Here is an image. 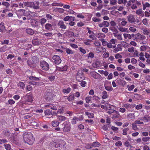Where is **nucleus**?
<instances>
[{"label":"nucleus","mask_w":150,"mask_h":150,"mask_svg":"<svg viewBox=\"0 0 150 150\" xmlns=\"http://www.w3.org/2000/svg\"><path fill=\"white\" fill-rule=\"evenodd\" d=\"M105 88L106 90L108 91H111L113 90V88L111 86H108L105 85Z\"/></svg>","instance_id":"nucleus-37"},{"label":"nucleus","mask_w":150,"mask_h":150,"mask_svg":"<svg viewBox=\"0 0 150 150\" xmlns=\"http://www.w3.org/2000/svg\"><path fill=\"white\" fill-rule=\"evenodd\" d=\"M118 29L120 31L122 32H125L128 30V29L127 28H125L122 27H120L118 28Z\"/></svg>","instance_id":"nucleus-56"},{"label":"nucleus","mask_w":150,"mask_h":150,"mask_svg":"<svg viewBox=\"0 0 150 150\" xmlns=\"http://www.w3.org/2000/svg\"><path fill=\"white\" fill-rule=\"evenodd\" d=\"M25 5L27 6L32 7L34 6V3L32 2H25Z\"/></svg>","instance_id":"nucleus-24"},{"label":"nucleus","mask_w":150,"mask_h":150,"mask_svg":"<svg viewBox=\"0 0 150 150\" xmlns=\"http://www.w3.org/2000/svg\"><path fill=\"white\" fill-rule=\"evenodd\" d=\"M114 36L117 38V39L120 40H122V38L121 35L119 34H117L116 33H114Z\"/></svg>","instance_id":"nucleus-50"},{"label":"nucleus","mask_w":150,"mask_h":150,"mask_svg":"<svg viewBox=\"0 0 150 150\" xmlns=\"http://www.w3.org/2000/svg\"><path fill=\"white\" fill-rule=\"evenodd\" d=\"M112 112L114 114L113 115L112 118L113 120H115L119 117L120 114L118 111L115 110H112Z\"/></svg>","instance_id":"nucleus-11"},{"label":"nucleus","mask_w":150,"mask_h":150,"mask_svg":"<svg viewBox=\"0 0 150 150\" xmlns=\"http://www.w3.org/2000/svg\"><path fill=\"white\" fill-rule=\"evenodd\" d=\"M3 133L4 135L7 137H9L11 134L10 131L8 129L5 130L3 132Z\"/></svg>","instance_id":"nucleus-25"},{"label":"nucleus","mask_w":150,"mask_h":150,"mask_svg":"<svg viewBox=\"0 0 150 150\" xmlns=\"http://www.w3.org/2000/svg\"><path fill=\"white\" fill-rule=\"evenodd\" d=\"M92 42V40L90 39L86 40L84 42V44L86 45H90L91 42Z\"/></svg>","instance_id":"nucleus-42"},{"label":"nucleus","mask_w":150,"mask_h":150,"mask_svg":"<svg viewBox=\"0 0 150 150\" xmlns=\"http://www.w3.org/2000/svg\"><path fill=\"white\" fill-rule=\"evenodd\" d=\"M115 57L116 59H120L122 58V56L120 53H117L115 55Z\"/></svg>","instance_id":"nucleus-55"},{"label":"nucleus","mask_w":150,"mask_h":150,"mask_svg":"<svg viewBox=\"0 0 150 150\" xmlns=\"http://www.w3.org/2000/svg\"><path fill=\"white\" fill-rule=\"evenodd\" d=\"M23 98L24 99V101L27 105H29V103H31L33 100V95L30 94L26 95L23 97Z\"/></svg>","instance_id":"nucleus-3"},{"label":"nucleus","mask_w":150,"mask_h":150,"mask_svg":"<svg viewBox=\"0 0 150 150\" xmlns=\"http://www.w3.org/2000/svg\"><path fill=\"white\" fill-rule=\"evenodd\" d=\"M108 11L105 9H102L101 11V14L103 15H107L108 13Z\"/></svg>","instance_id":"nucleus-61"},{"label":"nucleus","mask_w":150,"mask_h":150,"mask_svg":"<svg viewBox=\"0 0 150 150\" xmlns=\"http://www.w3.org/2000/svg\"><path fill=\"white\" fill-rule=\"evenodd\" d=\"M92 20L93 21L96 23L101 21V20L100 18H97L96 17H93L92 18Z\"/></svg>","instance_id":"nucleus-43"},{"label":"nucleus","mask_w":150,"mask_h":150,"mask_svg":"<svg viewBox=\"0 0 150 150\" xmlns=\"http://www.w3.org/2000/svg\"><path fill=\"white\" fill-rule=\"evenodd\" d=\"M31 25L34 27H37L39 26V22L35 19H32L30 22Z\"/></svg>","instance_id":"nucleus-10"},{"label":"nucleus","mask_w":150,"mask_h":150,"mask_svg":"<svg viewBox=\"0 0 150 150\" xmlns=\"http://www.w3.org/2000/svg\"><path fill=\"white\" fill-rule=\"evenodd\" d=\"M85 77L83 74L77 73L76 76V79L77 81L79 82L81 81L84 80Z\"/></svg>","instance_id":"nucleus-8"},{"label":"nucleus","mask_w":150,"mask_h":150,"mask_svg":"<svg viewBox=\"0 0 150 150\" xmlns=\"http://www.w3.org/2000/svg\"><path fill=\"white\" fill-rule=\"evenodd\" d=\"M94 54L93 52H90L87 55V57L89 58H92L94 57Z\"/></svg>","instance_id":"nucleus-54"},{"label":"nucleus","mask_w":150,"mask_h":150,"mask_svg":"<svg viewBox=\"0 0 150 150\" xmlns=\"http://www.w3.org/2000/svg\"><path fill=\"white\" fill-rule=\"evenodd\" d=\"M58 25L60 28L63 29H65L67 28L66 25L64 24V22L62 21H59Z\"/></svg>","instance_id":"nucleus-12"},{"label":"nucleus","mask_w":150,"mask_h":150,"mask_svg":"<svg viewBox=\"0 0 150 150\" xmlns=\"http://www.w3.org/2000/svg\"><path fill=\"white\" fill-rule=\"evenodd\" d=\"M140 119L145 122H148L150 121V116L148 115H144Z\"/></svg>","instance_id":"nucleus-17"},{"label":"nucleus","mask_w":150,"mask_h":150,"mask_svg":"<svg viewBox=\"0 0 150 150\" xmlns=\"http://www.w3.org/2000/svg\"><path fill=\"white\" fill-rule=\"evenodd\" d=\"M141 5L140 2L137 0H130L127 3V6L134 9L137 8V6H139Z\"/></svg>","instance_id":"nucleus-2"},{"label":"nucleus","mask_w":150,"mask_h":150,"mask_svg":"<svg viewBox=\"0 0 150 150\" xmlns=\"http://www.w3.org/2000/svg\"><path fill=\"white\" fill-rule=\"evenodd\" d=\"M110 4L111 5L113 6L117 4V1L116 0H110Z\"/></svg>","instance_id":"nucleus-59"},{"label":"nucleus","mask_w":150,"mask_h":150,"mask_svg":"<svg viewBox=\"0 0 150 150\" xmlns=\"http://www.w3.org/2000/svg\"><path fill=\"white\" fill-rule=\"evenodd\" d=\"M123 106L124 107L129 111H131V110L134 107V106H133V105H131L128 103L124 104Z\"/></svg>","instance_id":"nucleus-15"},{"label":"nucleus","mask_w":150,"mask_h":150,"mask_svg":"<svg viewBox=\"0 0 150 150\" xmlns=\"http://www.w3.org/2000/svg\"><path fill=\"white\" fill-rule=\"evenodd\" d=\"M45 28L46 29L50 31L53 30L52 25L49 23H47L45 25Z\"/></svg>","instance_id":"nucleus-19"},{"label":"nucleus","mask_w":150,"mask_h":150,"mask_svg":"<svg viewBox=\"0 0 150 150\" xmlns=\"http://www.w3.org/2000/svg\"><path fill=\"white\" fill-rule=\"evenodd\" d=\"M63 125L64 127L63 129L64 132H67L70 131L71 128V126L70 123L66 122L63 123Z\"/></svg>","instance_id":"nucleus-5"},{"label":"nucleus","mask_w":150,"mask_h":150,"mask_svg":"<svg viewBox=\"0 0 150 150\" xmlns=\"http://www.w3.org/2000/svg\"><path fill=\"white\" fill-rule=\"evenodd\" d=\"M65 51L67 54H73L74 53V51L71 50L67 48H65Z\"/></svg>","instance_id":"nucleus-29"},{"label":"nucleus","mask_w":150,"mask_h":150,"mask_svg":"<svg viewBox=\"0 0 150 150\" xmlns=\"http://www.w3.org/2000/svg\"><path fill=\"white\" fill-rule=\"evenodd\" d=\"M7 47L6 45H4L0 48L1 52H4L7 50Z\"/></svg>","instance_id":"nucleus-39"},{"label":"nucleus","mask_w":150,"mask_h":150,"mask_svg":"<svg viewBox=\"0 0 150 150\" xmlns=\"http://www.w3.org/2000/svg\"><path fill=\"white\" fill-rule=\"evenodd\" d=\"M32 43L35 45H38L39 44L38 40L35 39L33 40L32 41Z\"/></svg>","instance_id":"nucleus-53"},{"label":"nucleus","mask_w":150,"mask_h":150,"mask_svg":"<svg viewBox=\"0 0 150 150\" xmlns=\"http://www.w3.org/2000/svg\"><path fill=\"white\" fill-rule=\"evenodd\" d=\"M74 96L73 94H70L67 98V99L69 101H72L74 100Z\"/></svg>","instance_id":"nucleus-31"},{"label":"nucleus","mask_w":150,"mask_h":150,"mask_svg":"<svg viewBox=\"0 0 150 150\" xmlns=\"http://www.w3.org/2000/svg\"><path fill=\"white\" fill-rule=\"evenodd\" d=\"M115 9H117V10L119 11H121L124 8L123 6H120L119 7L116 6L114 7Z\"/></svg>","instance_id":"nucleus-60"},{"label":"nucleus","mask_w":150,"mask_h":150,"mask_svg":"<svg viewBox=\"0 0 150 150\" xmlns=\"http://www.w3.org/2000/svg\"><path fill=\"white\" fill-rule=\"evenodd\" d=\"M91 97L90 96H88L85 98V100L86 103H88L91 100Z\"/></svg>","instance_id":"nucleus-63"},{"label":"nucleus","mask_w":150,"mask_h":150,"mask_svg":"<svg viewBox=\"0 0 150 150\" xmlns=\"http://www.w3.org/2000/svg\"><path fill=\"white\" fill-rule=\"evenodd\" d=\"M52 59L54 60L55 63L57 64H59L61 62L62 60L60 57L58 55H54L52 57Z\"/></svg>","instance_id":"nucleus-7"},{"label":"nucleus","mask_w":150,"mask_h":150,"mask_svg":"<svg viewBox=\"0 0 150 150\" xmlns=\"http://www.w3.org/2000/svg\"><path fill=\"white\" fill-rule=\"evenodd\" d=\"M91 75L93 78L96 79H100L101 77L99 74L95 71L91 72Z\"/></svg>","instance_id":"nucleus-9"},{"label":"nucleus","mask_w":150,"mask_h":150,"mask_svg":"<svg viewBox=\"0 0 150 150\" xmlns=\"http://www.w3.org/2000/svg\"><path fill=\"white\" fill-rule=\"evenodd\" d=\"M78 120L79 119L77 117H74L72 119L71 123L73 125L75 124H76L77 121H78Z\"/></svg>","instance_id":"nucleus-34"},{"label":"nucleus","mask_w":150,"mask_h":150,"mask_svg":"<svg viewBox=\"0 0 150 150\" xmlns=\"http://www.w3.org/2000/svg\"><path fill=\"white\" fill-rule=\"evenodd\" d=\"M26 33L28 34L33 35L34 33V30L30 28H28L26 30Z\"/></svg>","instance_id":"nucleus-21"},{"label":"nucleus","mask_w":150,"mask_h":150,"mask_svg":"<svg viewBox=\"0 0 150 150\" xmlns=\"http://www.w3.org/2000/svg\"><path fill=\"white\" fill-rule=\"evenodd\" d=\"M43 35L46 37L47 38L50 37L52 38L53 36V34L51 32L47 33H44Z\"/></svg>","instance_id":"nucleus-38"},{"label":"nucleus","mask_w":150,"mask_h":150,"mask_svg":"<svg viewBox=\"0 0 150 150\" xmlns=\"http://www.w3.org/2000/svg\"><path fill=\"white\" fill-rule=\"evenodd\" d=\"M142 4L143 10H145L146 8H149L150 6V4L148 2H146L145 4L142 3Z\"/></svg>","instance_id":"nucleus-32"},{"label":"nucleus","mask_w":150,"mask_h":150,"mask_svg":"<svg viewBox=\"0 0 150 150\" xmlns=\"http://www.w3.org/2000/svg\"><path fill=\"white\" fill-rule=\"evenodd\" d=\"M46 21L47 20L45 18H42L40 19V23L42 26L44 25Z\"/></svg>","instance_id":"nucleus-51"},{"label":"nucleus","mask_w":150,"mask_h":150,"mask_svg":"<svg viewBox=\"0 0 150 150\" xmlns=\"http://www.w3.org/2000/svg\"><path fill=\"white\" fill-rule=\"evenodd\" d=\"M147 46L146 45L142 46L140 48V49L141 51H144L146 50Z\"/></svg>","instance_id":"nucleus-62"},{"label":"nucleus","mask_w":150,"mask_h":150,"mask_svg":"<svg viewBox=\"0 0 150 150\" xmlns=\"http://www.w3.org/2000/svg\"><path fill=\"white\" fill-rule=\"evenodd\" d=\"M44 113L46 115H52V111L49 109H47L44 111Z\"/></svg>","instance_id":"nucleus-35"},{"label":"nucleus","mask_w":150,"mask_h":150,"mask_svg":"<svg viewBox=\"0 0 150 150\" xmlns=\"http://www.w3.org/2000/svg\"><path fill=\"white\" fill-rule=\"evenodd\" d=\"M71 88L70 87H68L67 89H64L62 90V92L64 93H68L71 91Z\"/></svg>","instance_id":"nucleus-36"},{"label":"nucleus","mask_w":150,"mask_h":150,"mask_svg":"<svg viewBox=\"0 0 150 150\" xmlns=\"http://www.w3.org/2000/svg\"><path fill=\"white\" fill-rule=\"evenodd\" d=\"M79 50L80 52L83 54H85L86 53V50L83 49L82 47H79Z\"/></svg>","instance_id":"nucleus-64"},{"label":"nucleus","mask_w":150,"mask_h":150,"mask_svg":"<svg viewBox=\"0 0 150 150\" xmlns=\"http://www.w3.org/2000/svg\"><path fill=\"white\" fill-rule=\"evenodd\" d=\"M18 86L21 89H24L25 86V84L23 82H20L17 84Z\"/></svg>","instance_id":"nucleus-23"},{"label":"nucleus","mask_w":150,"mask_h":150,"mask_svg":"<svg viewBox=\"0 0 150 150\" xmlns=\"http://www.w3.org/2000/svg\"><path fill=\"white\" fill-rule=\"evenodd\" d=\"M136 37L137 39L142 40H145L146 38V37L144 35H142L139 33L137 34Z\"/></svg>","instance_id":"nucleus-18"},{"label":"nucleus","mask_w":150,"mask_h":150,"mask_svg":"<svg viewBox=\"0 0 150 150\" xmlns=\"http://www.w3.org/2000/svg\"><path fill=\"white\" fill-rule=\"evenodd\" d=\"M127 87L128 88V90L129 91H131L134 88V86L133 84H132L130 86L129 85L127 86Z\"/></svg>","instance_id":"nucleus-58"},{"label":"nucleus","mask_w":150,"mask_h":150,"mask_svg":"<svg viewBox=\"0 0 150 150\" xmlns=\"http://www.w3.org/2000/svg\"><path fill=\"white\" fill-rule=\"evenodd\" d=\"M116 82L119 85L123 86H125L126 84L125 81L121 79H117Z\"/></svg>","instance_id":"nucleus-16"},{"label":"nucleus","mask_w":150,"mask_h":150,"mask_svg":"<svg viewBox=\"0 0 150 150\" xmlns=\"http://www.w3.org/2000/svg\"><path fill=\"white\" fill-rule=\"evenodd\" d=\"M51 123L53 127H56L59 125V122L57 121L54 120Z\"/></svg>","instance_id":"nucleus-26"},{"label":"nucleus","mask_w":150,"mask_h":150,"mask_svg":"<svg viewBox=\"0 0 150 150\" xmlns=\"http://www.w3.org/2000/svg\"><path fill=\"white\" fill-rule=\"evenodd\" d=\"M57 118L59 121H65L67 119V118L61 115L59 116Z\"/></svg>","instance_id":"nucleus-33"},{"label":"nucleus","mask_w":150,"mask_h":150,"mask_svg":"<svg viewBox=\"0 0 150 150\" xmlns=\"http://www.w3.org/2000/svg\"><path fill=\"white\" fill-rule=\"evenodd\" d=\"M85 114L88 117L90 118H93L94 117V115L92 113H90L88 112H85Z\"/></svg>","instance_id":"nucleus-30"},{"label":"nucleus","mask_w":150,"mask_h":150,"mask_svg":"<svg viewBox=\"0 0 150 150\" xmlns=\"http://www.w3.org/2000/svg\"><path fill=\"white\" fill-rule=\"evenodd\" d=\"M9 139L12 142L14 143H16V139L14 136L10 137H9Z\"/></svg>","instance_id":"nucleus-48"},{"label":"nucleus","mask_w":150,"mask_h":150,"mask_svg":"<svg viewBox=\"0 0 150 150\" xmlns=\"http://www.w3.org/2000/svg\"><path fill=\"white\" fill-rule=\"evenodd\" d=\"M92 147H98L100 145V143L98 142H95L91 144Z\"/></svg>","instance_id":"nucleus-45"},{"label":"nucleus","mask_w":150,"mask_h":150,"mask_svg":"<svg viewBox=\"0 0 150 150\" xmlns=\"http://www.w3.org/2000/svg\"><path fill=\"white\" fill-rule=\"evenodd\" d=\"M4 146L7 150H10L11 149V146L9 144H4Z\"/></svg>","instance_id":"nucleus-49"},{"label":"nucleus","mask_w":150,"mask_h":150,"mask_svg":"<svg viewBox=\"0 0 150 150\" xmlns=\"http://www.w3.org/2000/svg\"><path fill=\"white\" fill-rule=\"evenodd\" d=\"M65 108L64 107H62L61 108H59L57 111L58 113H62L64 112V111Z\"/></svg>","instance_id":"nucleus-40"},{"label":"nucleus","mask_w":150,"mask_h":150,"mask_svg":"<svg viewBox=\"0 0 150 150\" xmlns=\"http://www.w3.org/2000/svg\"><path fill=\"white\" fill-rule=\"evenodd\" d=\"M45 100L48 101H50L53 99V95L51 92H46L44 96Z\"/></svg>","instance_id":"nucleus-6"},{"label":"nucleus","mask_w":150,"mask_h":150,"mask_svg":"<svg viewBox=\"0 0 150 150\" xmlns=\"http://www.w3.org/2000/svg\"><path fill=\"white\" fill-rule=\"evenodd\" d=\"M128 21L130 23H132L135 21V19L133 15H130L127 16Z\"/></svg>","instance_id":"nucleus-13"},{"label":"nucleus","mask_w":150,"mask_h":150,"mask_svg":"<svg viewBox=\"0 0 150 150\" xmlns=\"http://www.w3.org/2000/svg\"><path fill=\"white\" fill-rule=\"evenodd\" d=\"M118 21L119 22L121 21V24L123 26H125L127 23L124 18H119Z\"/></svg>","instance_id":"nucleus-22"},{"label":"nucleus","mask_w":150,"mask_h":150,"mask_svg":"<svg viewBox=\"0 0 150 150\" xmlns=\"http://www.w3.org/2000/svg\"><path fill=\"white\" fill-rule=\"evenodd\" d=\"M6 30L4 24L3 22L0 23V32H4Z\"/></svg>","instance_id":"nucleus-20"},{"label":"nucleus","mask_w":150,"mask_h":150,"mask_svg":"<svg viewBox=\"0 0 150 150\" xmlns=\"http://www.w3.org/2000/svg\"><path fill=\"white\" fill-rule=\"evenodd\" d=\"M136 124L134 122L132 123V129L133 130L135 131L138 130L139 129L138 128Z\"/></svg>","instance_id":"nucleus-44"},{"label":"nucleus","mask_w":150,"mask_h":150,"mask_svg":"<svg viewBox=\"0 0 150 150\" xmlns=\"http://www.w3.org/2000/svg\"><path fill=\"white\" fill-rule=\"evenodd\" d=\"M150 33L149 30L147 29V28H144L143 29V33L145 35H149Z\"/></svg>","instance_id":"nucleus-27"},{"label":"nucleus","mask_w":150,"mask_h":150,"mask_svg":"<svg viewBox=\"0 0 150 150\" xmlns=\"http://www.w3.org/2000/svg\"><path fill=\"white\" fill-rule=\"evenodd\" d=\"M29 79L31 80H34L35 81H38L39 80V79L38 77H36L32 76H30L29 77Z\"/></svg>","instance_id":"nucleus-41"},{"label":"nucleus","mask_w":150,"mask_h":150,"mask_svg":"<svg viewBox=\"0 0 150 150\" xmlns=\"http://www.w3.org/2000/svg\"><path fill=\"white\" fill-rule=\"evenodd\" d=\"M106 91H103L102 93V98L103 99H105L108 98V95Z\"/></svg>","instance_id":"nucleus-28"},{"label":"nucleus","mask_w":150,"mask_h":150,"mask_svg":"<svg viewBox=\"0 0 150 150\" xmlns=\"http://www.w3.org/2000/svg\"><path fill=\"white\" fill-rule=\"evenodd\" d=\"M122 45L120 44H118L117 45V47L113 50V52L115 53H116L119 51L122 50Z\"/></svg>","instance_id":"nucleus-14"},{"label":"nucleus","mask_w":150,"mask_h":150,"mask_svg":"<svg viewBox=\"0 0 150 150\" xmlns=\"http://www.w3.org/2000/svg\"><path fill=\"white\" fill-rule=\"evenodd\" d=\"M40 66L43 70L45 71H48L49 69V64L44 60L41 61L40 63Z\"/></svg>","instance_id":"nucleus-4"},{"label":"nucleus","mask_w":150,"mask_h":150,"mask_svg":"<svg viewBox=\"0 0 150 150\" xmlns=\"http://www.w3.org/2000/svg\"><path fill=\"white\" fill-rule=\"evenodd\" d=\"M106 45L107 47L109 48H115L116 47V45H114L112 46V44L110 42L109 43H107L106 44Z\"/></svg>","instance_id":"nucleus-47"},{"label":"nucleus","mask_w":150,"mask_h":150,"mask_svg":"<svg viewBox=\"0 0 150 150\" xmlns=\"http://www.w3.org/2000/svg\"><path fill=\"white\" fill-rule=\"evenodd\" d=\"M129 129V128L127 127L123 129L122 130L123 133L122 134L123 135H126L127 134V132L128 131Z\"/></svg>","instance_id":"nucleus-52"},{"label":"nucleus","mask_w":150,"mask_h":150,"mask_svg":"<svg viewBox=\"0 0 150 150\" xmlns=\"http://www.w3.org/2000/svg\"><path fill=\"white\" fill-rule=\"evenodd\" d=\"M124 38H128L129 39H131L132 38L131 35L129 34H123Z\"/></svg>","instance_id":"nucleus-57"},{"label":"nucleus","mask_w":150,"mask_h":150,"mask_svg":"<svg viewBox=\"0 0 150 150\" xmlns=\"http://www.w3.org/2000/svg\"><path fill=\"white\" fill-rule=\"evenodd\" d=\"M18 104L19 106L21 107L24 106V105H27L24 100L23 101H21L18 103Z\"/></svg>","instance_id":"nucleus-46"},{"label":"nucleus","mask_w":150,"mask_h":150,"mask_svg":"<svg viewBox=\"0 0 150 150\" xmlns=\"http://www.w3.org/2000/svg\"><path fill=\"white\" fill-rule=\"evenodd\" d=\"M23 140L25 142L30 145H32L35 141V138L30 132H25L23 134Z\"/></svg>","instance_id":"nucleus-1"}]
</instances>
